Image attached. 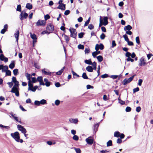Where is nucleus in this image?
Wrapping results in <instances>:
<instances>
[{
    "instance_id": "f257e3e1",
    "label": "nucleus",
    "mask_w": 153,
    "mask_h": 153,
    "mask_svg": "<svg viewBox=\"0 0 153 153\" xmlns=\"http://www.w3.org/2000/svg\"><path fill=\"white\" fill-rule=\"evenodd\" d=\"M10 135L16 142H19V140L20 139V136L19 132L16 131L14 133H12Z\"/></svg>"
},
{
    "instance_id": "f03ea898",
    "label": "nucleus",
    "mask_w": 153,
    "mask_h": 153,
    "mask_svg": "<svg viewBox=\"0 0 153 153\" xmlns=\"http://www.w3.org/2000/svg\"><path fill=\"white\" fill-rule=\"evenodd\" d=\"M47 20H38L37 22L36 23V25L37 27L39 26H45L46 24Z\"/></svg>"
},
{
    "instance_id": "7ed1b4c3",
    "label": "nucleus",
    "mask_w": 153,
    "mask_h": 153,
    "mask_svg": "<svg viewBox=\"0 0 153 153\" xmlns=\"http://www.w3.org/2000/svg\"><path fill=\"white\" fill-rule=\"evenodd\" d=\"M135 75H134L128 79H125L122 82L123 85H126L127 84L130 83L133 79Z\"/></svg>"
},
{
    "instance_id": "20e7f679",
    "label": "nucleus",
    "mask_w": 153,
    "mask_h": 153,
    "mask_svg": "<svg viewBox=\"0 0 153 153\" xmlns=\"http://www.w3.org/2000/svg\"><path fill=\"white\" fill-rule=\"evenodd\" d=\"M69 30L71 33L70 36L76 39L77 36V32L76 30L73 28H70Z\"/></svg>"
},
{
    "instance_id": "39448f33",
    "label": "nucleus",
    "mask_w": 153,
    "mask_h": 153,
    "mask_svg": "<svg viewBox=\"0 0 153 153\" xmlns=\"http://www.w3.org/2000/svg\"><path fill=\"white\" fill-rule=\"evenodd\" d=\"M17 128L19 130L21 131L22 133H26L27 132L26 129L23 126L20 125H17Z\"/></svg>"
},
{
    "instance_id": "423d86ee",
    "label": "nucleus",
    "mask_w": 153,
    "mask_h": 153,
    "mask_svg": "<svg viewBox=\"0 0 153 153\" xmlns=\"http://www.w3.org/2000/svg\"><path fill=\"white\" fill-rule=\"evenodd\" d=\"M54 29V26L51 23H49L46 27V29L51 33H52Z\"/></svg>"
},
{
    "instance_id": "0eeeda50",
    "label": "nucleus",
    "mask_w": 153,
    "mask_h": 153,
    "mask_svg": "<svg viewBox=\"0 0 153 153\" xmlns=\"http://www.w3.org/2000/svg\"><path fill=\"white\" fill-rule=\"evenodd\" d=\"M108 20H100V24L99 27H100L102 25L105 26L108 24Z\"/></svg>"
},
{
    "instance_id": "6e6552de",
    "label": "nucleus",
    "mask_w": 153,
    "mask_h": 153,
    "mask_svg": "<svg viewBox=\"0 0 153 153\" xmlns=\"http://www.w3.org/2000/svg\"><path fill=\"white\" fill-rule=\"evenodd\" d=\"M140 63L139 64V66H145L146 63V60L143 57L141 58L139 60Z\"/></svg>"
},
{
    "instance_id": "1a4fd4ad",
    "label": "nucleus",
    "mask_w": 153,
    "mask_h": 153,
    "mask_svg": "<svg viewBox=\"0 0 153 153\" xmlns=\"http://www.w3.org/2000/svg\"><path fill=\"white\" fill-rule=\"evenodd\" d=\"M20 16V19H26L28 16V14L25 12L22 11L21 12Z\"/></svg>"
},
{
    "instance_id": "9d476101",
    "label": "nucleus",
    "mask_w": 153,
    "mask_h": 153,
    "mask_svg": "<svg viewBox=\"0 0 153 153\" xmlns=\"http://www.w3.org/2000/svg\"><path fill=\"white\" fill-rule=\"evenodd\" d=\"M0 60L6 62H8V59L7 57H5L3 54H1L0 55Z\"/></svg>"
},
{
    "instance_id": "9b49d317",
    "label": "nucleus",
    "mask_w": 153,
    "mask_h": 153,
    "mask_svg": "<svg viewBox=\"0 0 153 153\" xmlns=\"http://www.w3.org/2000/svg\"><path fill=\"white\" fill-rule=\"evenodd\" d=\"M19 88H17L16 89H12L10 92L12 93H15L16 96L17 97H18L19 96Z\"/></svg>"
},
{
    "instance_id": "f8f14e48",
    "label": "nucleus",
    "mask_w": 153,
    "mask_h": 153,
    "mask_svg": "<svg viewBox=\"0 0 153 153\" xmlns=\"http://www.w3.org/2000/svg\"><path fill=\"white\" fill-rule=\"evenodd\" d=\"M13 83H14V85H13L12 89H16L17 88H19V82L18 81H16Z\"/></svg>"
},
{
    "instance_id": "ddd939ff",
    "label": "nucleus",
    "mask_w": 153,
    "mask_h": 153,
    "mask_svg": "<svg viewBox=\"0 0 153 153\" xmlns=\"http://www.w3.org/2000/svg\"><path fill=\"white\" fill-rule=\"evenodd\" d=\"M10 114L11 115V116L12 117L14 118V119L16 120V121L18 122L19 123H20L21 124H22V122L21 121V120L20 119L19 120L18 119V117H15L14 115L15 114H13V113L11 112L10 113Z\"/></svg>"
},
{
    "instance_id": "4468645a",
    "label": "nucleus",
    "mask_w": 153,
    "mask_h": 153,
    "mask_svg": "<svg viewBox=\"0 0 153 153\" xmlns=\"http://www.w3.org/2000/svg\"><path fill=\"white\" fill-rule=\"evenodd\" d=\"M38 88V86L37 85H35L34 87L33 86L31 88L28 87V91L30 90L33 92H35L36 91V89H37Z\"/></svg>"
},
{
    "instance_id": "2eb2a0df",
    "label": "nucleus",
    "mask_w": 153,
    "mask_h": 153,
    "mask_svg": "<svg viewBox=\"0 0 153 153\" xmlns=\"http://www.w3.org/2000/svg\"><path fill=\"white\" fill-rule=\"evenodd\" d=\"M19 30H17L16 33H15L14 34V36L16 38V41L17 42H18V40L19 39Z\"/></svg>"
},
{
    "instance_id": "dca6fc26",
    "label": "nucleus",
    "mask_w": 153,
    "mask_h": 153,
    "mask_svg": "<svg viewBox=\"0 0 153 153\" xmlns=\"http://www.w3.org/2000/svg\"><path fill=\"white\" fill-rule=\"evenodd\" d=\"M57 8L62 10H65V4H62L59 5V6L57 7Z\"/></svg>"
},
{
    "instance_id": "f3484780",
    "label": "nucleus",
    "mask_w": 153,
    "mask_h": 153,
    "mask_svg": "<svg viewBox=\"0 0 153 153\" xmlns=\"http://www.w3.org/2000/svg\"><path fill=\"white\" fill-rule=\"evenodd\" d=\"M85 140L87 143L91 145L93 143V140L91 139H89L88 138H87Z\"/></svg>"
},
{
    "instance_id": "a211bd4d",
    "label": "nucleus",
    "mask_w": 153,
    "mask_h": 153,
    "mask_svg": "<svg viewBox=\"0 0 153 153\" xmlns=\"http://www.w3.org/2000/svg\"><path fill=\"white\" fill-rule=\"evenodd\" d=\"M99 123H96L95 124H94V132H95V133H96V132L97 131L98 128L99 126Z\"/></svg>"
},
{
    "instance_id": "6ab92c4d",
    "label": "nucleus",
    "mask_w": 153,
    "mask_h": 153,
    "mask_svg": "<svg viewBox=\"0 0 153 153\" xmlns=\"http://www.w3.org/2000/svg\"><path fill=\"white\" fill-rule=\"evenodd\" d=\"M44 81L45 82V85L47 87L51 85V82L48 81V80L46 78L44 79Z\"/></svg>"
},
{
    "instance_id": "aec40b11",
    "label": "nucleus",
    "mask_w": 153,
    "mask_h": 153,
    "mask_svg": "<svg viewBox=\"0 0 153 153\" xmlns=\"http://www.w3.org/2000/svg\"><path fill=\"white\" fill-rule=\"evenodd\" d=\"M15 61L14 60L12 61L11 62L10 64L9 65V67L11 69H13L15 66Z\"/></svg>"
},
{
    "instance_id": "412c9836",
    "label": "nucleus",
    "mask_w": 153,
    "mask_h": 153,
    "mask_svg": "<svg viewBox=\"0 0 153 153\" xmlns=\"http://www.w3.org/2000/svg\"><path fill=\"white\" fill-rule=\"evenodd\" d=\"M86 70L89 72H92L93 71V68L92 66L88 65L86 68Z\"/></svg>"
},
{
    "instance_id": "4be33fe9",
    "label": "nucleus",
    "mask_w": 153,
    "mask_h": 153,
    "mask_svg": "<svg viewBox=\"0 0 153 153\" xmlns=\"http://www.w3.org/2000/svg\"><path fill=\"white\" fill-rule=\"evenodd\" d=\"M69 121L71 123L76 124L77 123L78 121L77 119H71L69 120Z\"/></svg>"
},
{
    "instance_id": "5701e85b",
    "label": "nucleus",
    "mask_w": 153,
    "mask_h": 153,
    "mask_svg": "<svg viewBox=\"0 0 153 153\" xmlns=\"http://www.w3.org/2000/svg\"><path fill=\"white\" fill-rule=\"evenodd\" d=\"M100 53V51H96L92 53V55L95 58L96 56Z\"/></svg>"
},
{
    "instance_id": "b1692460",
    "label": "nucleus",
    "mask_w": 153,
    "mask_h": 153,
    "mask_svg": "<svg viewBox=\"0 0 153 153\" xmlns=\"http://www.w3.org/2000/svg\"><path fill=\"white\" fill-rule=\"evenodd\" d=\"M85 62L87 64L89 65H92L93 64V62H92L91 61V59H89L88 60L86 59L85 61Z\"/></svg>"
},
{
    "instance_id": "393cba45",
    "label": "nucleus",
    "mask_w": 153,
    "mask_h": 153,
    "mask_svg": "<svg viewBox=\"0 0 153 153\" xmlns=\"http://www.w3.org/2000/svg\"><path fill=\"white\" fill-rule=\"evenodd\" d=\"M32 5L30 3H27L26 4V7L29 10H31L32 8Z\"/></svg>"
},
{
    "instance_id": "a878e982",
    "label": "nucleus",
    "mask_w": 153,
    "mask_h": 153,
    "mask_svg": "<svg viewBox=\"0 0 153 153\" xmlns=\"http://www.w3.org/2000/svg\"><path fill=\"white\" fill-rule=\"evenodd\" d=\"M30 37L31 39H32L33 40L34 39H37V38L36 37V36L35 34H32L31 33H30Z\"/></svg>"
},
{
    "instance_id": "bb28decb",
    "label": "nucleus",
    "mask_w": 153,
    "mask_h": 153,
    "mask_svg": "<svg viewBox=\"0 0 153 153\" xmlns=\"http://www.w3.org/2000/svg\"><path fill=\"white\" fill-rule=\"evenodd\" d=\"M132 28V27L131 25H128L124 27V30L125 31L126 30H130Z\"/></svg>"
},
{
    "instance_id": "cd10ccee",
    "label": "nucleus",
    "mask_w": 153,
    "mask_h": 153,
    "mask_svg": "<svg viewBox=\"0 0 153 153\" xmlns=\"http://www.w3.org/2000/svg\"><path fill=\"white\" fill-rule=\"evenodd\" d=\"M65 68V67H64L60 70L59 71L56 73V74L58 75H60L62 74V72L64 71Z\"/></svg>"
},
{
    "instance_id": "c85d7f7f",
    "label": "nucleus",
    "mask_w": 153,
    "mask_h": 153,
    "mask_svg": "<svg viewBox=\"0 0 153 153\" xmlns=\"http://www.w3.org/2000/svg\"><path fill=\"white\" fill-rule=\"evenodd\" d=\"M8 69V67L7 65H5L4 66V67L3 68L2 70V72H5Z\"/></svg>"
},
{
    "instance_id": "c756f323",
    "label": "nucleus",
    "mask_w": 153,
    "mask_h": 153,
    "mask_svg": "<svg viewBox=\"0 0 153 153\" xmlns=\"http://www.w3.org/2000/svg\"><path fill=\"white\" fill-rule=\"evenodd\" d=\"M42 72L46 75H50L51 74V72H47L44 69L42 70Z\"/></svg>"
},
{
    "instance_id": "7c9ffc66",
    "label": "nucleus",
    "mask_w": 153,
    "mask_h": 153,
    "mask_svg": "<svg viewBox=\"0 0 153 153\" xmlns=\"http://www.w3.org/2000/svg\"><path fill=\"white\" fill-rule=\"evenodd\" d=\"M96 57L99 62H101L102 61L103 57L102 56L100 55Z\"/></svg>"
},
{
    "instance_id": "2f4dec72",
    "label": "nucleus",
    "mask_w": 153,
    "mask_h": 153,
    "mask_svg": "<svg viewBox=\"0 0 153 153\" xmlns=\"http://www.w3.org/2000/svg\"><path fill=\"white\" fill-rule=\"evenodd\" d=\"M120 133L119 131H116L114 132V136L117 137H120Z\"/></svg>"
},
{
    "instance_id": "473e14b6",
    "label": "nucleus",
    "mask_w": 153,
    "mask_h": 153,
    "mask_svg": "<svg viewBox=\"0 0 153 153\" xmlns=\"http://www.w3.org/2000/svg\"><path fill=\"white\" fill-rule=\"evenodd\" d=\"M93 66V70H96L97 69V63L95 62H93V64L92 65Z\"/></svg>"
},
{
    "instance_id": "72a5a7b5",
    "label": "nucleus",
    "mask_w": 153,
    "mask_h": 153,
    "mask_svg": "<svg viewBox=\"0 0 153 153\" xmlns=\"http://www.w3.org/2000/svg\"><path fill=\"white\" fill-rule=\"evenodd\" d=\"M26 76L27 77V79L28 80V81H31L30 79L32 77H31L30 74L27 73L26 74Z\"/></svg>"
},
{
    "instance_id": "f704fd0d",
    "label": "nucleus",
    "mask_w": 153,
    "mask_h": 153,
    "mask_svg": "<svg viewBox=\"0 0 153 153\" xmlns=\"http://www.w3.org/2000/svg\"><path fill=\"white\" fill-rule=\"evenodd\" d=\"M64 38L66 40V43H68L70 40L69 38V37L68 36L66 35H64Z\"/></svg>"
},
{
    "instance_id": "c9c22d12",
    "label": "nucleus",
    "mask_w": 153,
    "mask_h": 153,
    "mask_svg": "<svg viewBox=\"0 0 153 153\" xmlns=\"http://www.w3.org/2000/svg\"><path fill=\"white\" fill-rule=\"evenodd\" d=\"M40 104L42 105H44L45 104H47V101H46L44 100V99H42L40 101Z\"/></svg>"
},
{
    "instance_id": "e433bc0d",
    "label": "nucleus",
    "mask_w": 153,
    "mask_h": 153,
    "mask_svg": "<svg viewBox=\"0 0 153 153\" xmlns=\"http://www.w3.org/2000/svg\"><path fill=\"white\" fill-rule=\"evenodd\" d=\"M82 77L85 79H89L88 77L86 75V74L85 73H83L82 74Z\"/></svg>"
},
{
    "instance_id": "4c0bfd02",
    "label": "nucleus",
    "mask_w": 153,
    "mask_h": 153,
    "mask_svg": "<svg viewBox=\"0 0 153 153\" xmlns=\"http://www.w3.org/2000/svg\"><path fill=\"white\" fill-rule=\"evenodd\" d=\"M13 73L15 76H16L18 74V70L16 69H14L13 71Z\"/></svg>"
},
{
    "instance_id": "58836bf2",
    "label": "nucleus",
    "mask_w": 153,
    "mask_h": 153,
    "mask_svg": "<svg viewBox=\"0 0 153 153\" xmlns=\"http://www.w3.org/2000/svg\"><path fill=\"white\" fill-rule=\"evenodd\" d=\"M5 73L6 76H10L11 75V71L8 69L5 72Z\"/></svg>"
},
{
    "instance_id": "ea45409f",
    "label": "nucleus",
    "mask_w": 153,
    "mask_h": 153,
    "mask_svg": "<svg viewBox=\"0 0 153 153\" xmlns=\"http://www.w3.org/2000/svg\"><path fill=\"white\" fill-rule=\"evenodd\" d=\"M16 10L20 12H21V7L20 4H19L17 5L16 8Z\"/></svg>"
},
{
    "instance_id": "a19ab883",
    "label": "nucleus",
    "mask_w": 153,
    "mask_h": 153,
    "mask_svg": "<svg viewBox=\"0 0 153 153\" xmlns=\"http://www.w3.org/2000/svg\"><path fill=\"white\" fill-rule=\"evenodd\" d=\"M112 145V141L111 140H109L107 143V146H111Z\"/></svg>"
},
{
    "instance_id": "79ce46f5",
    "label": "nucleus",
    "mask_w": 153,
    "mask_h": 153,
    "mask_svg": "<svg viewBox=\"0 0 153 153\" xmlns=\"http://www.w3.org/2000/svg\"><path fill=\"white\" fill-rule=\"evenodd\" d=\"M78 48L79 49H83L84 48V46L83 45L79 44L78 46Z\"/></svg>"
},
{
    "instance_id": "37998d69",
    "label": "nucleus",
    "mask_w": 153,
    "mask_h": 153,
    "mask_svg": "<svg viewBox=\"0 0 153 153\" xmlns=\"http://www.w3.org/2000/svg\"><path fill=\"white\" fill-rule=\"evenodd\" d=\"M73 139L75 141H77L79 140V137L78 136L74 135L73 137Z\"/></svg>"
},
{
    "instance_id": "c03bdc74",
    "label": "nucleus",
    "mask_w": 153,
    "mask_h": 153,
    "mask_svg": "<svg viewBox=\"0 0 153 153\" xmlns=\"http://www.w3.org/2000/svg\"><path fill=\"white\" fill-rule=\"evenodd\" d=\"M34 67L37 69H39L40 68V67L38 63L34 62Z\"/></svg>"
},
{
    "instance_id": "a18cd8bd",
    "label": "nucleus",
    "mask_w": 153,
    "mask_h": 153,
    "mask_svg": "<svg viewBox=\"0 0 153 153\" xmlns=\"http://www.w3.org/2000/svg\"><path fill=\"white\" fill-rule=\"evenodd\" d=\"M123 37L124 38L125 40L127 42L129 40L126 34L124 35L123 36Z\"/></svg>"
},
{
    "instance_id": "49530a36",
    "label": "nucleus",
    "mask_w": 153,
    "mask_h": 153,
    "mask_svg": "<svg viewBox=\"0 0 153 153\" xmlns=\"http://www.w3.org/2000/svg\"><path fill=\"white\" fill-rule=\"evenodd\" d=\"M84 33L83 32H81V33H79L78 34L79 38H82L83 37V35H84Z\"/></svg>"
},
{
    "instance_id": "de8ad7c7",
    "label": "nucleus",
    "mask_w": 153,
    "mask_h": 153,
    "mask_svg": "<svg viewBox=\"0 0 153 153\" xmlns=\"http://www.w3.org/2000/svg\"><path fill=\"white\" fill-rule=\"evenodd\" d=\"M51 33L49 31L47 30H44L42 33L41 34H44L46 33H48V34H49Z\"/></svg>"
},
{
    "instance_id": "09e8293b",
    "label": "nucleus",
    "mask_w": 153,
    "mask_h": 153,
    "mask_svg": "<svg viewBox=\"0 0 153 153\" xmlns=\"http://www.w3.org/2000/svg\"><path fill=\"white\" fill-rule=\"evenodd\" d=\"M74 149L76 153H81V151L80 149L74 148Z\"/></svg>"
},
{
    "instance_id": "8fccbe9b",
    "label": "nucleus",
    "mask_w": 153,
    "mask_h": 153,
    "mask_svg": "<svg viewBox=\"0 0 153 153\" xmlns=\"http://www.w3.org/2000/svg\"><path fill=\"white\" fill-rule=\"evenodd\" d=\"M32 79V82L33 83H36L37 82V79L35 77H31Z\"/></svg>"
},
{
    "instance_id": "3c124183",
    "label": "nucleus",
    "mask_w": 153,
    "mask_h": 153,
    "mask_svg": "<svg viewBox=\"0 0 153 153\" xmlns=\"http://www.w3.org/2000/svg\"><path fill=\"white\" fill-rule=\"evenodd\" d=\"M101 77L102 78H105L108 77V75L107 74H104L102 75L101 76Z\"/></svg>"
},
{
    "instance_id": "603ef678",
    "label": "nucleus",
    "mask_w": 153,
    "mask_h": 153,
    "mask_svg": "<svg viewBox=\"0 0 153 153\" xmlns=\"http://www.w3.org/2000/svg\"><path fill=\"white\" fill-rule=\"evenodd\" d=\"M131 108L130 107L127 106L126 107V112H129L131 111Z\"/></svg>"
},
{
    "instance_id": "864d4df0",
    "label": "nucleus",
    "mask_w": 153,
    "mask_h": 153,
    "mask_svg": "<svg viewBox=\"0 0 153 153\" xmlns=\"http://www.w3.org/2000/svg\"><path fill=\"white\" fill-rule=\"evenodd\" d=\"M42 77V76H38L37 79V81H38L39 82L43 80Z\"/></svg>"
},
{
    "instance_id": "5fc2aeb1",
    "label": "nucleus",
    "mask_w": 153,
    "mask_h": 153,
    "mask_svg": "<svg viewBox=\"0 0 153 153\" xmlns=\"http://www.w3.org/2000/svg\"><path fill=\"white\" fill-rule=\"evenodd\" d=\"M99 48V49H100L102 50L104 49V46L102 44L100 43V45H99V46H98Z\"/></svg>"
},
{
    "instance_id": "6e6d98bb",
    "label": "nucleus",
    "mask_w": 153,
    "mask_h": 153,
    "mask_svg": "<svg viewBox=\"0 0 153 153\" xmlns=\"http://www.w3.org/2000/svg\"><path fill=\"white\" fill-rule=\"evenodd\" d=\"M34 104L36 105L39 106L40 104V101L38 100H36L34 102Z\"/></svg>"
},
{
    "instance_id": "4d7b16f0",
    "label": "nucleus",
    "mask_w": 153,
    "mask_h": 153,
    "mask_svg": "<svg viewBox=\"0 0 153 153\" xmlns=\"http://www.w3.org/2000/svg\"><path fill=\"white\" fill-rule=\"evenodd\" d=\"M139 91V88L138 87H137L133 89V93H135L136 92H137Z\"/></svg>"
},
{
    "instance_id": "13d9d810",
    "label": "nucleus",
    "mask_w": 153,
    "mask_h": 153,
    "mask_svg": "<svg viewBox=\"0 0 153 153\" xmlns=\"http://www.w3.org/2000/svg\"><path fill=\"white\" fill-rule=\"evenodd\" d=\"M105 34L102 33L100 36V38L101 39H105Z\"/></svg>"
},
{
    "instance_id": "bf43d9fd",
    "label": "nucleus",
    "mask_w": 153,
    "mask_h": 153,
    "mask_svg": "<svg viewBox=\"0 0 153 153\" xmlns=\"http://www.w3.org/2000/svg\"><path fill=\"white\" fill-rule=\"evenodd\" d=\"M94 28V26L91 24H90L88 26V28L90 30H92Z\"/></svg>"
},
{
    "instance_id": "052dcab7",
    "label": "nucleus",
    "mask_w": 153,
    "mask_h": 153,
    "mask_svg": "<svg viewBox=\"0 0 153 153\" xmlns=\"http://www.w3.org/2000/svg\"><path fill=\"white\" fill-rule=\"evenodd\" d=\"M32 82L31 81H28V85L29 87L31 88L33 86V85Z\"/></svg>"
},
{
    "instance_id": "680f3d73",
    "label": "nucleus",
    "mask_w": 153,
    "mask_h": 153,
    "mask_svg": "<svg viewBox=\"0 0 153 153\" xmlns=\"http://www.w3.org/2000/svg\"><path fill=\"white\" fill-rule=\"evenodd\" d=\"M136 41L137 44H139L140 43V39L139 36H137L136 38Z\"/></svg>"
},
{
    "instance_id": "e2e57ef3",
    "label": "nucleus",
    "mask_w": 153,
    "mask_h": 153,
    "mask_svg": "<svg viewBox=\"0 0 153 153\" xmlns=\"http://www.w3.org/2000/svg\"><path fill=\"white\" fill-rule=\"evenodd\" d=\"M116 45V44L115 43V42L114 40H113L112 43L111 48H114L115 47Z\"/></svg>"
},
{
    "instance_id": "0e129e2a",
    "label": "nucleus",
    "mask_w": 153,
    "mask_h": 153,
    "mask_svg": "<svg viewBox=\"0 0 153 153\" xmlns=\"http://www.w3.org/2000/svg\"><path fill=\"white\" fill-rule=\"evenodd\" d=\"M60 103V101L58 100H56L55 102V104L56 105H58Z\"/></svg>"
},
{
    "instance_id": "69168bd1",
    "label": "nucleus",
    "mask_w": 153,
    "mask_h": 153,
    "mask_svg": "<svg viewBox=\"0 0 153 153\" xmlns=\"http://www.w3.org/2000/svg\"><path fill=\"white\" fill-rule=\"evenodd\" d=\"M85 54L86 53H88L90 52V49L89 48H85Z\"/></svg>"
},
{
    "instance_id": "338daca9",
    "label": "nucleus",
    "mask_w": 153,
    "mask_h": 153,
    "mask_svg": "<svg viewBox=\"0 0 153 153\" xmlns=\"http://www.w3.org/2000/svg\"><path fill=\"white\" fill-rule=\"evenodd\" d=\"M86 87L87 89H89L90 88H93L94 87L93 86H91L90 85H88L86 86Z\"/></svg>"
},
{
    "instance_id": "774afa93",
    "label": "nucleus",
    "mask_w": 153,
    "mask_h": 153,
    "mask_svg": "<svg viewBox=\"0 0 153 153\" xmlns=\"http://www.w3.org/2000/svg\"><path fill=\"white\" fill-rule=\"evenodd\" d=\"M122 142V140L120 138H118L117 140V143L118 144H120Z\"/></svg>"
}]
</instances>
